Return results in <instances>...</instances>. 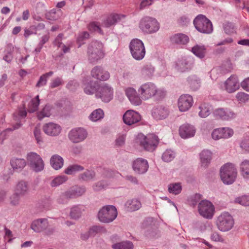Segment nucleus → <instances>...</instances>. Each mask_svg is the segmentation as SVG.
<instances>
[{
  "label": "nucleus",
  "mask_w": 249,
  "mask_h": 249,
  "mask_svg": "<svg viewBox=\"0 0 249 249\" xmlns=\"http://www.w3.org/2000/svg\"><path fill=\"white\" fill-rule=\"evenodd\" d=\"M53 108L52 106L47 104L45 106L37 113L38 119L40 120L45 117H49L52 114V111Z\"/></svg>",
  "instance_id": "obj_37"
},
{
  "label": "nucleus",
  "mask_w": 249,
  "mask_h": 249,
  "mask_svg": "<svg viewBox=\"0 0 249 249\" xmlns=\"http://www.w3.org/2000/svg\"><path fill=\"white\" fill-rule=\"evenodd\" d=\"M95 177V173L93 170H87L83 173L79 175V178L84 181L90 180Z\"/></svg>",
  "instance_id": "obj_46"
},
{
  "label": "nucleus",
  "mask_w": 249,
  "mask_h": 249,
  "mask_svg": "<svg viewBox=\"0 0 249 249\" xmlns=\"http://www.w3.org/2000/svg\"><path fill=\"white\" fill-rule=\"evenodd\" d=\"M148 167L147 160L140 158L135 160L132 164L133 170L138 174H145L147 171Z\"/></svg>",
  "instance_id": "obj_16"
},
{
  "label": "nucleus",
  "mask_w": 249,
  "mask_h": 249,
  "mask_svg": "<svg viewBox=\"0 0 249 249\" xmlns=\"http://www.w3.org/2000/svg\"><path fill=\"white\" fill-rule=\"evenodd\" d=\"M136 141L141 147L148 151H154L159 143L158 137L153 134L147 136H144L142 133L139 134Z\"/></svg>",
  "instance_id": "obj_2"
},
{
  "label": "nucleus",
  "mask_w": 249,
  "mask_h": 249,
  "mask_svg": "<svg viewBox=\"0 0 249 249\" xmlns=\"http://www.w3.org/2000/svg\"><path fill=\"white\" fill-rule=\"evenodd\" d=\"M235 203H238L242 206H249V196L244 195L235 198L234 200Z\"/></svg>",
  "instance_id": "obj_53"
},
{
  "label": "nucleus",
  "mask_w": 249,
  "mask_h": 249,
  "mask_svg": "<svg viewBox=\"0 0 249 249\" xmlns=\"http://www.w3.org/2000/svg\"><path fill=\"white\" fill-rule=\"evenodd\" d=\"M201 165L206 168L210 163L212 159V153L209 150L204 149L199 154Z\"/></svg>",
  "instance_id": "obj_28"
},
{
  "label": "nucleus",
  "mask_w": 249,
  "mask_h": 249,
  "mask_svg": "<svg viewBox=\"0 0 249 249\" xmlns=\"http://www.w3.org/2000/svg\"><path fill=\"white\" fill-rule=\"evenodd\" d=\"M132 57L137 60L142 59L145 55V49L143 43L140 39H132L129 45Z\"/></svg>",
  "instance_id": "obj_7"
},
{
  "label": "nucleus",
  "mask_w": 249,
  "mask_h": 249,
  "mask_svg": "<svg viewBox=\"0 0 249 249\" xmlns=\"http://www.w3.org/2000/svg\"><path fill=\"white\" fill-rule=\"evenodd\" d=\"M104 230L103 227L99 226H93L89 230L91 236H94L96 234L102 232Z\"/></svg>",
  "instance_id": "obj_56"
},
{
  "label": "nucleus",
  "mask_w": 249,
  "mask_h": 249,
  "mask_svg": "<svg viewBox=\"0 0 249 249\" xmlns=\"http://www.w3.org/2000/svg\"><path fill=\"white\" fill-rule=\"evenodd\" d=\"M123 121L128 125H132L139 123L141 120L140 114L133 110H127L123 115Z\"/></svg>",
  "instance_id": "obj_15"
},
{
  "label": "nucleus",
  "mask_w": 249,
  "mask_h": 249,
  "mask_svg": "<svg viewBox=\"0 0 249 249\" xmlns=\"http://www.w3.org/2000/svg\"><path fill=\"white\" fill-rule=\"evenodd\" d=\"M39 105V95L32 99L28 104V111L29 112H34L38 109Z\"/></svg>",
  "instance_id": "obj_44"
},
{
  "label": "nucleus",
  "mask_w": 249,
  "mask_h": 249,
  "mask_svg": "<svg viewBox=\"0 0 249 249\" xmlns=\"http://www.w3.org/2000/svg\"><path fill=\"white\" fill-rule=\"evenodd\" d=\"M125 18L124 15L111 14L107 16L103 21L102 26L106 28H109L116 25L120 21L122 18Z\"/></svg>",
  "instance_id": "obj_20"
},
{
  "label": "nucleus",
  "mask_w": 249,
  "mask_h": 249,
  "mask_svg": "<svg viewBox=\"0 0 249 249\" xmlns=\"http://www.w3.org/2000/svg\"><path fill=\"white\" fill-rule=\"evenodd\" d=\"M64 84L62 79L60 77H57L53 79L50 84V87L53 89L58 87Z\"/></svg>",
  "instance_id": "obj_61"
},
{
  "label": "nucleus",
  "mask_w": 249,
  "mask_h": 249,
  "mask_svg": "<svg viewBox=\"0 0 249 249\" xmlns=\"http://www.w3.org/2000/svg\"><path fill=\"white\" fill-rule=\"evenodd\" d=\"M133 248V243L129 241H123L112 245L113 249H132Z\"/></svg>",
  "instance_id": "obj_41"
},
{
  "label": "nucleus",
  "mask_w": 249,
  "mask_h": 249,
  "mask_svg": "<svg viewBox=\"0 0 249 249\" xmlns=\"http://www.w3.org/2000/svg\"><path fill=\"white\" fill-rule=\"evenodd\" d=\"M138 92L141 98L144 100L154 98L155 100L160 101L163 99L166 95L164 90L158 88L152 82L142 84L139 88Z\"/></svg>",
  "instance_id": "obj_1"
},
{
  "label": "nucleus",
  "mask_w": 249,
  "mask_h": 249,
  "mask_svg": "<svg viewBox=\"0 0 249 249\" xmlns=\"http://www.w3.org/2000/svg\"><path fill=\"white\" fill-rule=\"evenodd\" d=\"M193 99L189 94L181 95L178 99V107L180 111H187L193 105Z\"/></svg>",
  "instance_id": "obj_17"
},
{
  "label": "nucleus",
  "mask_w": 249,
  "mask_h": 249,
  "mask_svg": "<svg viewBox=\"0 0 249 249\" xmlns=\"http://www.w3.org/2000/svg\"><path fill=\"white\" fill-rule=\"evenodd\" d=\"M139 28L143 33L152 34L159 30L160 24L156 18L147 16L141 19Z\"/></svg>",
  "instance_id": "obj_5"
},
{
  "label": "nucleus",
  "mask_w": 249,
  "mask_h": 249,
  "mask_svg": "<svg viewBox=\"0 0 249 249\" xmlns=\"http://www.w3.org/2000/svg\"><path fill=\"white\" fill-rule=\"evenodd\" d=\"M182 187L180 183H172L168 186L169 192L175 195L180 193Z\"/></svg>",
  "instance_id": "obj_47"
},
{
  "label": "nucleus",
  "mask_w": 249,
  "mask_h": 249,
  "mask_svg": "<svg viewBox=\"0 0 249 249\" xmlns=\"http://www.w3.org/2000/svg\"><path fill=\"white\" fill-rule=\"evenodd\" d=\"M223 28L225 33L229 35L235 34L236 32V29L234 24L231 22H226L223 25Z\"/></svg>",
  "instance_id": "obj_51"
},
{
  "label": "nucleus",
  "mask_w": 249,
  "mask_h": 249,
  "mask_svg": "<svg viewBox=\"0 0 249 249\" xmlns=\"http://www.w3.org/2000/svg\"><path fill=\"white\" fill-rule=\"evenodd\" d=\"M168 109L163 106H157L152 110V116L157 120L164 119L168 116Z\"/></svg>",
  "instance_id": "obj_23"
},
{
  "label": "nucleus",
  "mask_w": 249,
  "mask_h": 249,
  "mask_svg": "<svg viewBox=\"0 0 249 249\" xmlns=\"http://www.w3.org/2000/svg\"><path fill=\"white\" fill-rule=\"evenodd\" d=\"M191 66V59L189 58H182L178 60L176 64L178 70L183 72L190 69Z\"/></svg>",
  "instance_id": "obj_31"
},
{
  "label": "nucleus",
  "mask_w": 249,
  "mask_h": 249,
  "mask_svg": "<svg viewBox=\"0 0 249 249\" xmlns=\"http://www.w3.org/2000/svg\"><path fill=\"white\" fill-rule=\"evenodd\" d=\"M240 146L245 152H249V137H247L241 141Z\"/></svg>",
  "instance_id": "obj_60"
},
{
  "label": "nucleus",
  "mask_w": 249,
  "mask_h": 249,
  "mask_svg": "<svg viewBox=\"0 0 249 249\" xmlns=\"http://www.w3.org/2000/svg\"><path fill=\"white\" fill-rule=\"evenodd\" d=\"M113 89L110 85L104 83L98 88L95 96L105 103H108L113 99Z\"/></svg>",
  "instance_id": "obj_10"
},
{
  "label": "nucleus",
  "mask_w": 249,
  "mask_h": 249,
  "mask_svg": "<svg viewBox=\"0 0 249 249\" xmlns=\"http://www.w3.org/2000/svg\"><path fill=\"white\" fill-rule=\"evenodd\" d=\"M241 174L246 179H249V160H245L240 164Z\"/></svg>",
  "instance_id": "obj_39"
},
{
  "label": "nucleus",
  "mask_w": 249,
  "mask_h": 249,
  "mask_svg": "<svg viewBox=\"0 0 249 249\" xmlns=\"http://www.w3.org/2000/svg\"><path fill=\"white\" fill-rule=\"evenodd\" d=\"M238 101L245 103L249 100V95L243 92H239L236 95Z\"/></svg>",
  "instance_id": "obj_62"
},
{
  "label": "nucleus",
  "mask_w": 249,
  "mask_h": 249,
  "mask_svg": "<svg viewBox=\"0 0 249 249\" xmlns=\"http://www.w3.org/2000/svg\"><path fill=\"white\" fill-rule=\"evenodd\" d=\"M198 211L201 216L206 219H211L214 215V207L210 201L203 200L199 203Z\"/></svg>",
  "instance_id": "obj_12"
},
{
  "label": "nucleus",
  "mask_w": 249,
  "mask_h": 249,
  "mask_svg": "<svg viewBox=\"0 0 249 249\" xmlns=\"http://www.w3.org/2000/svg\"><path fill=\"white\" fill-rule=\"evenodd\" d=\"M27 161L30 168L35 172L43 170L44 163L41 157L35 152H30L27 155Z\"/></svg>",
  "instance_id": "obj_11"
},
{
  "label": "nucleus",
  "mask_w": 249,
  "mask_h": 249,
  "mask_svg": "<svg viewBox=\"0 0 249 249\" xmlns=\"http://www.w3.org/2000/svg\"><path fill=\"white\" fill-rule=\"evenodd\" d=\"M10 163L14 170L20 171L25 167L26 162L23 159L13 158L11 160Z\"/></svg>",
  "instance_id": "obj_36"
},
{
  "label": "nucleus",
  "mask_w": 249,
  "mask_h": 249,
  "mask_svg": "<svg viewBox=\"0 0 249 249\" xmlns=\"http://www.w3.org/2000/svg\"><path fill=\"white\" fill-rule=\"evenodd\" d=\"M155 69L151 65L144 66L142 70V74L144 77L149 78L152 76Z\"/></svg>",
  "instance_id": "obj_48"
},
{
  "label": "nucleus",
  "mask_w": 249,
  "mask_h": 249,
  "mask_svg": "<svg viewBox=\"0 0 249 249\" xmlns=\"http://www.w3.org/2000/svg\"><path fill=\"white\" fill-rule=\"evenodd\" d=\"M117 216V209L113 205L103 207L99 212L98 217L100 221L103 223H110Z\"/></svg>",
  "instance_id": "obj_9"
},
{
  "label": "nucleus",
  "mask_w": 249,
  "mask_h": 249,
  "mask_svg": "<svg viewBox=\"0 0 249 249\" xmlns=\"http://www.w3.org/2000/svg\"><path fill=\"white\" fill-rule=\"evenodd\" d=\"M125 92L126 95L132 104L135 106H138L141 104L142 100L141 97L134 88H127Z\"/></svg>",
  "instance_id": "obj_25"
},
{
  "label": "nucleus",
  "mask_w": 249,
  "mask_h": 249,
  "mask_svg": "<svg viewBox=\"0 0 249 249\" xmlns=\"http://www.w3.org/2000/svg\"><path fill=\"white\" fill-rule=\"evenodd\" d=\"M104 113L103 110L101 108L95 109L91 112L89 118V119L93 122H96L103 118Z\"/></svg>",
  "instance_id": "obj_42"
},
{
  "label": "nucleus",
  "mask_w": 249,
  "mask_h": 249,
  "mask_svg": "<svg viewBox=\"0 0 249 249\" xmlns=\"http://www.w3.org/2000/svg\"><path fill=\"white\" fill-rule=\"evenodd\" d=\"M202 195L199 194H196L191 196L190 198V204L194 207L196 206L201 200Z\"/></svg>",
  "instance_id": "obj_57"
},
{
  "label": "nucleus",
  "mask_w": 249,
  "mask_h": 249,
  "mask_svg": "<svg viewBox=\"0 0 249 249\" xmlns=\"http://www.w3.org/2000/svg\"><path fill=\"white\" fill-rule=\"evenodd\" d=\"M71 199L76 198L82 196L86 192L83 186H73L67 190Z\"/></svg>",
  "instance_id": "obj_30"
},
{
  "label": "nucleus",
  "mask_w": 249,
  "mask_h": 249,
  "mask_svg": "<svg viewBox=\"0 0 249 249\" xmlns=\"http://www.w3.org/2000/svg\"><path fill=\"white\" fill-rule=\"evenodd\" d=\"M53 73V72L51 71L41 75L36 83V87H40L45 86L47 83L48 77L51 76Z\"/></svg>",
  "instance_id": "obj_50"
},
{
  "label": "nucleus",
  "mask_w": 249,
  "mask_h": 249,
  "mask_svg": "<svg viewBox=\"0 0 249 249\" xmlns=\"http://www.w3.org/2000/svg\"><path fill=\"white\" fill-rule=\"evenodd\" d=\"M84 168L78 164H72L69 165L65 170V173L67 175H72L76 172L83 171Z\"/></svg>",
  "instance_id": "obj_45"
},
{
  "label": "nucleus",
  "mask_w": 249,
  "mask_h": 249,
  "mask_svg": "<svg viewBox=\"0 0 249 249\" xmlns=\"http://www.w3.org/2000/svg\"><path fill=\"white\" fill-rule=\"evenodd\" d=\"M71 199L68 190L62 192L56 198V202L60 204H66Z\"/></svg>",
  "instance_id": "obj_43"
},
{
  "label": "nucleus",
  "mask_w": 249,
  "mask_h": 249,
  "mask_svg": "<svg viewBox=\"0 0 249 249\" xmlns=\"http://www.w3.org/2000/svg\"><path fill=\"white\" fill-rule=\"evenodd\" d=\"M128 210L135 211L139 210L142 206L141 202L137 199L128 200L125 203Z\"/></svg>",
  "instance_id": "obj_38"
},
{
  "label": "nucleus",
  "mask_w": 249,
  "mask_h": 249,
  "mask_svg": "<svg viewBox=\"0 0 249 249\" xmlns=\"http://www.w3.org/2000/svg\"><path fill=\"white\" fill-rule=\"evenodd\" d=\"M88 29L91 32H97L101 34H103L99 24L97 22H93L90 23L88 26Z\"/></svg>",
  "instance_id": "obj_59"
},
{
  "label": "nucleus",
  "mask_w": 249,
  "mask_h": 249,
  "mask_svg": "<svg viewBox=\"0 0 249 249\" xmlns=\"http://www.w3.org/2000/svg\"><path fill=\"white\" fill-rule=\"evenodd\" d=\"M103 49V44L98 41H92L89 45L87 55L90 63H95L104 57V53Z\"/></svg>",
  "instance_id": "obj_4"
},
{
  "label": "nucleus",
  "mask_w": 249,
  "mask_h": 249,
  "mask_svg": "<svg viewBox=\"0 0 249 249\" xmlns=\"http://www.w3.org/2000/svg\"><path fill=\"white\" fill-rule=\"evenodd\" d=\"M213 115L216 119L224 121H230L236 117V114L228 108H216L213 111Z\"/></svg>",
  "instance_id": "obj_14"
},
{
  "label": "nucleus",
  "mask_w": 249,
  "mask_h": 249,
  "mask_svg": "<svg viewBox=\"0 0 249 249\" xmlns=\"http://www.w3.org/2000/svg\"><path fill=\"white\" fill-rule=\"evenodd\" d=\"M199 108L200 109L199 116L201 118L207 117L211 113L213 110L212 106L206 103L201 104L199 106Z\"/></svg>",
  "instance_id": "obj_35"
},
{
  "label": "nucleus",
  "mask_w": 249,
  "mask_h": 249,
  "mask_svg": "<svg viewBox=\"0 0 249 249\" xmlns=\"http://www.w3.org/2000/svg\"><path fill=\"white\" fill-rule=\"evenodd\" d=\"M176 156V153L171 149L166 150L162 155V160L165 162H170Z\"/></svg>",
  "instance_id": "obj_49"
},
{
  "label": "nucleus",
  "mask_w": 249,
  "mask_h": 249,
  "mask_svg": "<svg viewBox=\"0 0 249 249\" xmlns=\"http://www.w3.org/2000/svg\"><path fill=\"white\" fill-rule=\"evenodd\" d=\"M221 130H222V138L224 139L230 138L233 134V131L232 129L229 127L221 128Z\"/></svg>",
  "instance_id": "obj_55"
},
{
  "label": "nucleus",
  "mask_w": 249,
  "mask_h": 249,
  "mask_svg": "<svg viewBox=\"0 0 249 249\" xmlns=\"http://www.w3.org/2000/svg\"><path fill=\"white\" fill-rule=\"evenodd\" d=\"M225 89L229 93H232L239 88V83L237 76L230 77L224 83Z\"/></svg>",
  "instance_id": "obj_19"
},
{
  "label": "nucleus",
  "mask_w": 249,
  "mask_h": 249,
  "mask_svg": "<svg viewBox=\"0 0 249 249\" xmlns=\"http://www.w3.org/2000/svg\"><path fill=\"white\" fill-rule=\"evenodd\" d=\"M170 40L173 44L184 45L188 42L189 39L186 35L182 33H178L171 36Z\"/></svg>",
  "instance_id": "obj_27"
},
{
  "label": "nucleus",
  "mask_w": 249,
  "mask_h": 249,
  "mask_svg": "<svg viewBox=\"0 0 249 249\" xmlns=\"http://www.w3.org/2000/svg\"><path fill=\"white\" fill-rule=\"evenodd\" d=\"M188 82L193 90H197L200 86V79L196 76H190L188 79Z\"/></svg>",
  "instance_id": "obj_40"
},
{
  "label": "nucleus",
  "mask_w": 249,
  "mask_h": 249,
  "mask_svg": "<svg viewBox=\"0 0 249 249\" xmlns=\"http://www.w3.org/2000/svg\"><path fill=\"white\" fill-rule=\"evenodd\" d=\"M34 134L37 143L38 144L42 143L43 140L40 129L38 127H36L34 130Z\"/></svg>",
  "instance_id": "obj_63"
},
{
  "label": "nucleus",
  "mask_w": 249,
  "mask_h": 249,
  "mask_svg": "<svg viewBox=\"0 0 249 249\" xmlns=\"http://www.w3.org/2000/svg\"><path fill=\"white\" fill-rule=\"evenodd\" d=\"M194 24L196 29L201 33L209 34L213 31L211 21L202 15H199L195 18Z\"/></svg>",
  "instance_id": "obj_8"
},
{
  "label": "nucleus",
  "mask_w": 249,
  "mask_h": 249,
  "mask_svg": "<svg viewBox=\"0 0 249 249\" xmlns=\"http://www.w3.org/2000/svg\"><path fill=\"white\" fill-rule=\"evenodd\" d=\"M220 176L225 184H231L237 177V171L233 164L227 163L221 167Z\"/></svg>",
  "instance_id": "obj_3"
},
{
  "label": "nucleus",
  "mask_w": 249,
  "mask_h": 249,
  "mask_svg": "<svg viewBox=\"0 0 249 249\" xmlns=\"http://www.w3.org/2000/svg\"><path fill=\"white\" fill-rule=\"evenodd\" d=\"M221 128L214 129L212 133V137L214 140L222 139Z\"/></svg>",
  "instance_id": "obj_64"
},
{
  "label": "nucleus",
  "mask_w": 249,
  "mask_h": 249,
  "mask_svg": "<svg viewBox=\"0 0 249 249\" xmlns=\"http://www.w3.org/2000/svg\"><path fill=\"white\" fill-rule=\"evenodd\" d=\"M42 129L47 135L56 136L61 132V127L58 124L50 122L45 124L43 126Z\"/></svg>",
  "instance_id": "obj_18"
},
{
  "label": "nucleus",
  "mask_w": 249,
  "mask_h": 249,
  "mask_svg": "<svg viewBox=\"0 0 249 249\" xmlns=\"http://www.w3.org/2000/svg\"><path fill=\"white\" fill-rule=\"evenodd\" d=\"M179 133L183 139H187L194 136L196 129L194 126L186 124L181 125L179 129Z\"/></svg>",
  "instance_id": "obj_22"
},
{
  "label": "nucleus",
  "mask_w": 249,
  "mask_h": 249,
  "mask_svg": "<svg viewBox=\"0 0 249 249\" xmlns=\"http://www.w3.org/2000/svg\"><path fill=\"white\" fill-rule=\"evenodd\" d=\"M91 75L92 77L101 81L107 80L110 77L109 72L99 66H96L92 69Z\"/></svg>",
  "instance_id": "obj_21"
},
{
  "label": "nucleus",
  "mask_w": 249,
  "mask_h": 249,
  "mask_svg": "<svg viewBox=\"0 0 249 249\" xmlns=\"http://www.w3.org/2000/svg\"><path fill=\"white\" fill-rule=\"evenodd\" d=\"M50 164L55 170H59L62 167L64 164L63 159L59 155L55 154L53 155L50 159Z\"/></svg>",
  "instance_id": "obj_32"
},
{
  "label": "nucleus",
  "mask_w": 249,
  "mask_h": 249,
  "mask_svg": "<svg viewBox=\"0 0 249 249\" xmlns=\"http://www.w3.org/2000/svg\"><path fill=\"white\" fill-rule=\"evenodd\" d=\"M21 196L17 193H14L10 197V204L13 206L18 205L19 203L20 198Z\"/></svg>",
  "instance_id": "obj_58"
},
{
  "label": "nucleus",
  "mask_w": 249,
  "mask_h": 249,
  "mask_svg": "<svg viewBox=\"0 0 249 249\" xmlns=\"http://www.w3.org/2000/svg\"><path fill=\"white\" fill-rule=\"evenodd\" d=\"M82 82L84 85V91L86 94L91 95L97 91L96 82L90 80L89 77H85L83 79Z\"/></svg>",
  "instance_id": "obj_26"
},
{
  "label": "nucleus",
  "mask_w": 249,
  "mask_h": 249,
  "mask_svg": "<svg viewBox=\"0 0 249 249\" xmlns=\"http://www.w3.org/2000/svg\"><path fill=\"white\" fill-rule=\"evenodd\" d=\"M7 53L6 54L3 56V59L9 63L11 62L13 59L12 52L13 51L14 47L12 44H8L7 46Z\"/></svg>",
  "instance_id": "obj_54"
},
{
  "label": "nucleus",
  "mask_w": 249,
  "mask_h": 249,
  "mask_svg": "<svg viewBox=\"0 0 249 249\" xmlns=\"http://www.w3.org/2000/svg\"><path fill=\"white\" fill-rule=\"evenodd\" d=\"M192 52L197 57L203 58L206 53V48L203 45L197 44L192 48Z\"/></svg>",
  "instance_id": "obj_34"
},
{
  "label": "nucleus",
  "mask_w": 249,
  "mask_h": 249,
  "mask_svg": "<svg viewBox=\"0 0 249 249\" xmlns=\"http://www.w3.org/2000/svg\"><path fill=\"white\" fill-rule=\"evenodd\" d=\"M88 135L87 131L82 127L71 129L68 134L70 140L73 143H79L86 139Z\"/></svg>",
  "instance_id": "obj_13"
},
{
  "label": "nucleus",
  "mask_w": 249,
  "mask_h": 249,
  "mask_svg": "<svg viewBox=\"0 0 249 249\" xmlns=\"http://www.w3.org/2000/svg\"><path fill=\"white\" fill-rule=\"evenodd\" d=\"M85 207L82 205H76L71 208L70 216L73 219H78L82 215L83 212L85 211Z\"/></svg>",
  "instance_id": "obj_29"
},
{
  "label": "nucleus",
  "mask_w": 249,
  "mask_h": 249,
  "mask_svg": "<svg viewBox=\"0 0 249 249\" xmlns=\"http://www.w3.org/2000/svg\"><path fill=\"white\" fill-rule=\"evenodd\" d=\"M29 192V186L28 183L23 180L19 181L15 188V192L24 196L28 194Z\"/></svg>",
  "instance_id": "obj_33"
},
{
  "label": "nucleus",
  "mask_w": 249,
  "mask_h": 249,
  "mask_svg": "<svg viewBox=\"0 0 249 249\" xmlns=\"http://www.w3.org/2000/svg\"><path fill=\"white\" fill-rule=\"evenodd\" d=\"M234 219L228 212L221 213L217 218L216 225L217 229L222 231L226 232L231 230L233 227Z\"/></svg>",
  "instance_id": "obj_6"
},
{
  "label": "nucleus",
  "mask_w": 249,
  "mask_h": 249,
  "mask_svg": "<svg viewBox=\"0 0 249 249\" xmlns=\"http://www.w3.org/2000/svg\"><path fill=\"white\" fill-rule=\"evenodd\" d=\"M67 179L68 178L66 176L62 175L58 176L51 181V185L53 187H57L66 182Z\"/></svg>",
  "instance_id": "obj_52"
},
{
  "label": "nucleus",
  "mask_w": 249,
  "mask_h": 249,
  "mask_svg": "<svg viewBox=\"0 0 249 249\" xmlns=\"http://www.w3.org/2000/svg\"><path fill=\"white\" fill-rule=\"evenodd\" d=\"M48 225L49 223L47 219L40 218L33 221L31 228L36 232H40L46 230Z\"/></svg>",
  "instance_id": "obj_24"
}]
</instances>
